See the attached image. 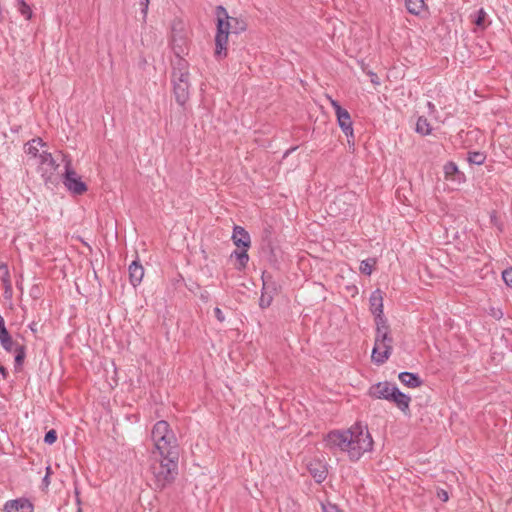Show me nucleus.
<instances>
[{
	"instance_id": "obj_35",
	"label": "nucleus",
	"mask_w": 512,
	"mask_h": 512,
	"mask_svg": "<svg viewBox=\"0 0 512 512\" xmlns=\"http://www.w3.org/2000/svg\"><path fill=\"white\" fill-rule=\"evenodd\" d=\"M437 496L440 500H442L443 502H446L448 501L449 499V495H448V492L443 490V489H440L437 491Z\"/></svg>"
},
{
	"instance_id": "obj_6",
	"label": "nucleus",
	"mask_w": 512,
	"mask_h": 512,
	"mask_svg": "<svg viewBox=\"0 0 512 512\" xmlns=\"http://www.w3.org/2000/svg\"><path fill=\"white\" fill-rule=\"evenodd\" d=\"M172 44L173 49L178 57L173 64L172 82H179L180 80L189 82L188 62L185 59L179 57V54L184 52L182 45L185 44V40L180 36L177 38L176 34L173 33Z\"/></svg>"
},
{
	"instance_id": "obj_43",
	"label": "nucleus",
	"mask_w": 512,
	"mask_h": 512,
	"mask_svg": "<svg viewBox=\"0 0 512 512\" xmlns=\"http://www.w3.org/2000/svg\"><path fill=\"white\" fill-rule=\"evenodd\" d=\"M77 512H82V509L79 507V508H78V510H77Z\"/></svg>"
},
{
	"instance_id": "obj_39",
	"label": "nucleus",
	"mask_w": 512,
	"mask_h": 512,
	"mask_svg": "<svg viewBox=\"0 0 512 512\" xmlns=\"http://www.w3.org/2000/svg\"><path fill=\"white\" fill-rule=\"evenodd\" d=\"M370 75L372 76V79H371L372 83L379 84L377 75L375 73H370Z\"/></svg>"
},
{
	"instance_id": "obj_3",
	"label": "nucleus",
	"mask_w": 512,
	"mask_h": 512,
	"mask_svg": "<svg viewBox=\"0 0 512 512\" xmlns=\"http://www.w3.org/2000/svg\"><path fill=\"white\" fill-rule=\"evenodd\" d=\"M151 437L155 448L153 452L161 454L178 452L176 435L167 421L160 420L155 423L151 431Z\"/></svg>"
},
{
	"instance_id": "obj_31",
	"label": "nucleus",
	"mask_w": 512,
	"mask_h": 512,
	"mask_svg": "<svg viewBox=\"0 0 512 512\" xmlns=\"http://www.w3.org/2000/svg\"><path fill=\"white\" fill-rule=\"evenodd\" d=\"M139 6L142 14V19L143 21H146L149 8V0H139Z\"/></svg>"
},
{
	"instance_id": "obj_27",
	"label": "nucleus",
	"mask_w": 512,
	"mask_h": 512,
	"mask_svg": "<svg viewBox=\"0 0 512 512\" xmlns=\"http://www.w3.org/2000/svg\"><path fill=\"white\" fill-rule=\"evenodd\" d=\"M375 263H376L375 259H372V258L363 260L361 262L360 268H359L361 273H363L365 275H371Z\"/></svg>"
},
{
	"instance_id": "obj_32",
	"label": "nucleus",
	"mask_w": 512,
	"mask_h": 512,
	"mask_svg": "<svg viewBox=\"0 0 512 512\" xmlns=\"http://www.w3.org/2000/svg\"><path fill=\"white\" fill-rule=\"evenodd\" d=\"M56 440H57V433H56V431H55V430H53V429H52V430H49V431L46 433L45 437H44V441H45V443H46V444H49V445L54 444V443L56 442Z\"/></svg>"
},
{
	"instance_id": "obj_18",
	"label": "nucleus",
	"mask_w": 512,
	"mask_h": 512,
	"mask_svg": "<svg viewBox=\"0 0 512 512\" xmlns=\"http://www.w3.org/2000/svg\"><path fill=\"white\" fill-rule=\"evenodd\" d=\"M41 169L45 173H52L56 168L57 164L50 153L42 152L39 154Z\"/></svg>"
},
{
	"instance_id": "obj_34",
	"label": "nucleus",
	"mask_w": 512,
	"mask_h": 512,
	"mask_svg": "<svg viewBox=\"0 0 512 512\" xmlns=\"http://www.w3.org/2000/svg\"><path fill=\"white\" fill-rule=\"evenodd\" d=\"M502 278L506 285L512 287V268L504 270L502 273Z\"/></svg>"
},
{
	"instance_id": "obj_41",
	"label": "nucleus",
	"mask_w": 512,
	"mask_h": 512,
	"mask_svg": "<svg viewBox=\"0 0 512 512\" xmlns=\"http://www.w3.org/2000/svg\"><path fill=\"white\" fill-rule=\"evenodd\" d=\"M502 315H503V313L501 311H498V312L494 313V316L498 317V318L502 317Z\"/></svg>"
},
{
	"instance_id": "obj_15",
	"label": "nucleus",
	"mask_w": 512,
	"mask_h": 512,
	"mask_svg": "<svg viewBox=\"0 0 512 512\" xmlns=\"http://www.w3.org/2000/svg\"><path fill=\"white\" fill-rule=\"evenodd\" d=\"M129 279L131 284L136 287L139 285L144 276V268L138 261H133L129 265Z\"/></svg>"
},
{
	"instance_id": "obj_37",
	"label": "nucleus",
	"mask_w": 512,
	"mask_h": 512,
	"mask_svg": "<svg viewBox=\"0 0 512 512\" xmlns=\"http://www.w3.org/2000/svg\"><path fill=\"white\" fill-rule=\"evenodd\" d=\"M7 331L5 327V321L2 316H0V334H4V332Z\"/></svg>"
},
{
	"instance_id": "obj_5",
	"label": "nucleus",
	"mask_w": 512,
	"mask_h": 512,
	"mask_svg": "<svg viewBox=\"0 0 512 512\" xmlns=\"http://www.w3.org/2000/svg\"><path fill=\"white\" fill-rule=\"evenodd\" d=\"M392 352V338L389 336L388 325L383 323L377 327L375 344L372 350V360L376 364L385 363Z\"/></svg>"
},
{
	"instance_id": "obj_21",
	"label": "nucleus",
	"mask_w": 512,
	"mask_h": 512,
	"mask_svg": "<svg viewBox=\"0 0 512 512\" xmlns=\"http://www.w3.org/2000/svg\"><path fill=\"white\" fill-rule=\"evenodd\" d=\"M44 143L42 139L36 138L28 142L25 146V151L28 155H31L32 157L39 156V150L41 147H43Z\"/></svg>"
},
{
	"instance_id": "obj_14",
	"label": "nucleus",
	"mask_w": 512,
	"mask_h": 512,
	"mask_svg": "<svg viewBox=\"0 0 512 512\" xmlns=\"http://www.w3.org/2000/svg\"><path fill=\"white\" fill-rule=\"evenodd\" d=\"M444 174L447 180L455 183H462L464 181V174L459 171L454 162H448L444 165Z\"/></svg>"
},
{
	"instance_id": "obj_12",
	"label": "nucleus",
	"mask_w": 512,
	"mask_h": 512,
	"mask_svg": "<svg viewBox=\"0 0 512 512\" xmlns=\"http://www.w3.org/2000/svg\"><path fill=\"white\" fill-rule=\"evenodd\" d=\"M232 240L237 247L248 249L251 244L249 233L241 226H235L233 229Z\"/></svg>"
},
{
	"instance_id": "obj_7",
	"label": "nucleus",
	"mask_w": 512,
	"mask_h": 512,
	"mask_svg": "<svg viewBox=\"0 0 512 512\" xmlns=\"http://www.w3.org/2000/svg\"><path fill=\"white\" fill-rule=\"evenodd\" d=\"M328 100L333 107L337 122L339 127L341 128L342 132L348 137L353 138L354 137V131H353V125L352 120L349 112L341 107V105L334 100L333 98L328 96Z\"/></svg>"
},
{
	"instance_id": "obj_16",
	"label": "nucleus",
	"mask_w": 512,
	"mask_h": 512,
	"mask_svg": "<svg viewBox=\"0 0 512 512\" xmlns=\"http://www.w3.org/2000/svg\"><path fill=\"white\" fill-rule=\"evenodd\" d=\"M405 7L410 14L416 16H420L427 11L424 0H405Z\"/></svg>"
},
{
	"instance_id": "obj_36",
	"label": "nucleus",
	"mask_w": 512,
	"mask_h": 512,
	"mask_svg": "<svg viewBox=\"0 0 512 512\" xmlns=\"http://www.w3.org/2000/svg\"><path fill=\"white\" fill-rule=\"evenodd\" d=\"M214 314H215L216 318H217L220 322L224 321V314H223V312L221 311V309H220V308L216 307V308L214 309Z\"/></svg>"
},
{
	"instance_id": "obj_30",
	"label": "nucleus",
	"mask_w": 512,
	"mask_h": 512,
	"mask_svg": "<svg viewBox=\"0 0 512 512\" xmlns=\"http://www.w3.org/2000/svg\"><path fill=\"white\" fill-rule=\"evenodd\" d=\"M272 300H273V297L271 294H268L266 292H262V295L260 297V300H259V305L261 308H267L271 305L272 303Z\"/></svg>"
},
{
	"instance_id": "obj_9",
	"label": "nucleus",
	"mask_w": 512,
	"mask_h": 512,
	"mask_svg": "<svg viewBox=\"0 0 512 512\" xmlns=\"http://www.w3.org/2000/svg\"><path fill=\"white\" fill-rule=\"evenodd\" d=\"M369 302L370 311L375 316L377 327H379V325H383V323H386L385 319L383 318V295L381 290L377 289L373 291L370 295Z\"/></svg>"
},
{
	"instance_id": "obj_26",
	"label": "nucleus",
	"mask_w": 512,
	"mask_h": 512,
	"mask_svg": "<svg viewBox=\"0 0 512 512\" xmlns=\"http://www.w3.org/2000/svg\"><path fill=\"white\" fill-rule=\"evenodd\" d=\"M12 352L15 353V365L17 367L21 366L23 364L25 356H26L24 346L20 345V344L15 345Z\"/></svg>"
},
{
	"instance_id": "obj_19",
	"label": "nucleus",
	"mask_w": 512,
	"mask_h": 512,
	"mask_svg": "<svg viewBox=\"0 0 512 512\" xmlns=\"http://www.w3.org/2000/svg\"><path fill=\"white\" fill-rule=\"evenodd\" d=\"M389 400L393 401L403 412L408 408L410 402V398L402 393L397 387Z\"/></svg>"
},
{
	"instance_id": "obj_38",
	"label": "nucleus",
	"mask_w": 512,
	"mask_h": 512,
	"mask_svg": "<svg viewBox=\"0 0 512 512\" xmlns=\"http://www.w3.org/2000/svg\"><path fill=\"white\" fill-rule=\"evenodd\" d=\"M427 107H428L429 112H430L431 114H433V113H435V112H436V107H435V105H434L432 102H430V101H429V102H427Z\"/></svg>"
},
{
	"instance_id": "obj_10",
	"label": "nucleus",
	"mask_w": 512,
	"mask_h": 512,
	"mask_svg": "<svg viewBox=\"0 0 512 512\" xmlns=\"http://www.w3.org/2000/svg\"><path fill=\"white\" fill-rule=\"evenodd\" d=\"M396 385L390 384L388 382H380L370 389V394L379 399H387L389 400L391 395H393L396 390Z\"/></svg>"
},
{
	"instance_id": "obj_20",
	"label": "nucleus",
	"mask_w": 512,
	"mask_h": 512,
	"mask_svg": "<svg viewBox=\"0 0 512 512\" xmlns=\"http://www.w3.org/2000/svg\"><path fill=\"white\" fill-rule=\"evenodd\" d=\"M398 378L402 384L410 388H416L421 384L420 378L416 374L410 372H401Z\"/></svg>"
},
{
	"instance_id": "obj_8",
	"label": "nucleus",
	"mask_w": 512,
	"mask_h": 512,
	"mask_svg": "<svg viewBox=\"0 0 512 512\" xmlns=\"http://www.w3.org/2000/svg\"><path fill=\"white\" fill-rule=\"evenodd\" d=\"M63 183L70 192L77 195L87 190L85 183L81 181L77 173L70 167V162L66 163Z\"/></svg>"
},
{
	"instance_id": "obj_4",
	"label": "nucleus",
	"mask_w": 512,
	"mask_h": 512,
	"mask_svg": "<svg viewBox=\"0 0 512 512\" xmlns=\"http://www.w3.org/2000/svg\"><path fill=\"white\" fill-rule=\"evenodd\" d=\"M232 22L237 23V20L230 18L222 6L217 7V34L215 37L216 50L215 54L218 57L226 55V45L228 36L232 29Z\"/></svg>"
},
{
	"instance_id": "obj_28",
	"label": "nucleus",
	"mask_w": 512,
	"mask_h": 512,
	"mask_svg": "<svg viewBox=\"0 0 512 512\" xmlns=\"http://www.w3.org/2000/svg\"><path fill=\"white\" fill-rule=\"evenodd\" d=\"M486 17L487 13L484 11V9H479L473 22L477 27L484 29L486 27Z\"/></svg>"
},
{
	"instance_id": "obj_1",
	"label": "nucleus",
	"mask_w": 512,
	"mask_h": 512,
	"mask_svg": "<svg viewBox=\"0 0 512 512\" xmlns=\"http://www.w3.org/2000/svg\"><path fill=\"white\" fill-rule=\"evenodd\" d=\"M324 440L327 447L346 452L351 460H358L373 446V440L367 425L361 422L344 431H331Z\"/></svg>"
},
{
	"instance_id": "obj_13",
	"label": "nucleus",
	"mask_w": 512,
	"mask_h": 512,
	"mask_svg": "<svg viewBox=\"0 0 512 512\" xmlns=\"http://www.w3.org/2000/svg\"><path fill=\"white\" fill-rule=\"evenodd\" d=\"M189 87L190 82L180 80L179 82H173L174 95L178 104L184 105L189 98Z\"/></svg>"
},
{
	"instance_id": "obj_33",
	"label": "nucleus",
	"mask_w": 512,
	"mask_h": 512,
	"mask_svg": "<svg viewBox=\"0 0 512 512\" xmlns=\"http://www.w3.org/2000/svg\"><path fill=\"white\" fill-rule=\"evenodd\" d=\"M322 510L323 512H342L337 505L330 502L322 503Z\"/></svg>"
},
{
	"instance_id": "obj_11",
	"label": "nucleus",
	"mask_w": 512,
	"mask_h": 512,
	"mask_svg": "<svg viewBox=\"0 0 512 512\" xmlns=\"http://www.w3.org/2000/svg\"><path fill=\"white\" fill-rule=\"evenodd\" d=\"M5 512H33L32 504L26 499H15L6 502Z\"/></svg>"
},
{
	"instance_id": "obj_17",
	"label": "nucleus",
	"mask_w": 512,
	"mask_h": 512,
	"mask_svg": "<svg viewBox=\"0 0 512 512\" xmlns=\"http://www.w3.org/2000/svg\"><path fill=\"white\" fill-rule=\"evenodd\" d=\"M308 470L317 483H321L325 480L327 472L324 465L320 462L310 463Z\"/></svg>"
},
{
	"instance_id": "obj_22",
	"label": "nucleus",
	"mask_w": 512,
	"mask_h": 512,
	"mask_svg": "<svg viewBox=\"0 0 512 512\" xmlns=\"http://www.w3.org/2000/svg\"><path fill=\"white\" fill-rule=\"evenodd\" d=\"M0 343L7 352H12L15 345H18V343L12 340L8 331H5L4 334H0Z\"/></svg>"
},
{
	"instance_id": "obj_25",
	"label": "nucleus",
	"mask_w": 512,
	"mask_h": 512,
	"mask_svg": "<svg viewBox=\"0 0 512 512\" xmlns=\"http://www.w3.org/2000/svg\"><path fill=\"white\" fill-rule=\"evenodd\" d=\"M233 256L238 261V269H243L246 267L248 261H249V255L247 254V249H244L242 251H234Z\"/></svg>"
},
{
	"instance_id": "obj_29",
	"label": "nucleus",
	"mask_w": 512,
	"mask_h": 512,
	"mask_svg": "<svg viewBox=\"0 0 512 512\" xmlns=\"http://www.w3.org/2000/svg\"><path fill=\"white\" fill-rule=\"evenodd\" d=\"M485 155L480 152H471L469 153L468 160L470 163L481 165L485 161Z\"/></svg>"
},
{
	"instance_id": "obj_23",
	"label": "nucleus",
	"mask_w": 512,
	"mask_h": 512,
	"mask_svg": "<svg viewBox=\"0 0 512 512\" xmlns=\"http://www.w3.org/2000/svg\"><path fill=\"white\" fill-rule=\"evenodd\" d=\"M431 131L432 129L428 120L423 116L419 117L416 123V132L421 135H429Z\"/></svg>"
},
{
	"instance_id": "obj_42",
	"label": "nucleus",
	"mask_w": 512,
	"mask_h": 512,
	"mask_svg": "<svg viewBox=\"0 0 512 512\" xmlns=\"http://www.w3.org/2000/svg\"><path fill=\"white\" fill-rule=\"evenodd\" d=\"M263 289L264 290L266 289V283L265 282L263 283Z\"/></svg>"
},
{
	"instance_id": "obj_40",
	"label": "nucleus",
	"mask_w": 512,
	"mask_h": 512,
	"mask_svg": "<svg viewBox=\"0 0 512 512\" xmlns=\"http://www.w3.org/2000/svg\"><path fill=\"white\" fill-rule=\"evenodd\" d=\"M0 373L3 375V377H6V369L0 364Z\"/></svg>"
},
{
	"instance_id": "obj_2",
	"label": "nucleus",
	"mask_w": 512,
	"mask_h": 512,
	"mask_svg": "<svg viewBox=\"0 0 512 512\" xmlns=\"http://www.w3.org/2000/svg\"><path fill=\"white\" fill-rule=\"evenodd\" d=\"M149 470L155 488L164 489L174 481L178 473V452H152Z\"/></svg>"
},
{
	"instance_id": "obj_24",
	"label": "nucleus",
	"mask_w": 512,
	"mask_h": 512,
	"mask_svg": "<svg viewBox=\"0 0 512 512\" xmlns=\"http://www.w3.org/2000/svg\"><path fill=\"white\" fill-rule=\"evenodd\" d=\"M17 10L26 20L33 16L31 7L24 0H17Z\"/></svg>"
}]
</instances>
